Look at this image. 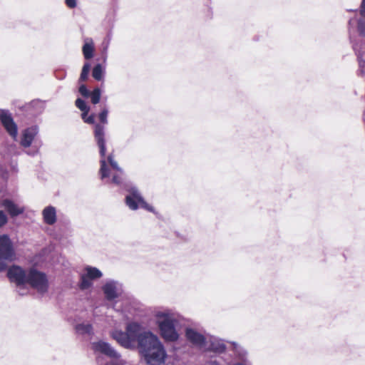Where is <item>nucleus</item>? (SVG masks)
I'll list each match as a JSON object with an SVG mask.
<instances>
[{
  "instance_id": "nucleus-1",
  "label": "nucleus",
  "mask_w": 365,
  "mask_h": 365,
  "mask_svg": "<svg viewBox=\"0 0 365 365\" xmlns=\"http://www.w3.org/2000/svg\"><path fill=\"white\" fill-rule=\"evenodd\" d=\"M135 343L140 355L148 365H160L165 362L167 353L164 346L156 335L145 330L140 324Z\"/></svg>"
},
{
  "instance_id": "nucleus-2",
  "label": "nucleus",
  "mask_w": 365,
  "mask_h": 365,
  "mask_svg": "<svg viewBox=\"0 0 365 365\" xmlns=\"http://www.w3.org/2000/svg\"><path fill=\"white\" fill-rule=\"evenodd\" d=\"M157 317L162 338L166 341H176L179 338V334L175 329L178 321L174 315L168 312H160L157 314Z\"/></svg>"
},
{
  "instance_id": "nucleus-3",
  "label": "nucleus",
  "mask_w": 365,
  "mask_h": 365,
  "mask_svg": "<svg viewBox=\"0 0 365 365\" xmlns=\"http://www.w3.org/2000/svg\"><path fill=\"white\" fill-rule=\"evenodd\" d=\"M139 324L132 322L127 324L125 331L115 330L112 331L111 336L122 346L132 349L135 344V338L138 334Z\"/></svg>"
},
{
  "instance_id": "nucleus-4",
  "label": "nucleus",
  "mask_w": 365,
  "mask_h": 365,
  "mask_svg": "<svg viewBox=\"0 0 365 365\" xmlns=\"http://www.w3.org/2000/svg\"><path fill=\"white\" fill-rule=\"evenodd\" d=\"M126 190L128 194L125 197L126 205L132 210H136L139 207L150 211L153 212V207L148 204L143 199L138 189L133 185H128Z\"/></svg>"
},
{
  "instance_id": "nucleus-5",
  "label": "nucleus",
  "mask_w": 365,
  "mask_h": 365,
  "mask_svg": "<svg viewBox=\"0 0 365 365\" xmlns=\"http://www.w3.org/2000/svg\"><path fill=\"white\" fill-rule=\"evenodd\" d=\"M26 284L36 289L40 294H44L48 289V280L46 274L35 268L28 270Z\"/></svg>"
},
{
  "instance_id": "nucleus-6",
  "label": "nucleus",
  "mask_w": 365,
  "mask_h": 365,
  "mask_svg": "<svg viewBox=\"0 0 365 365\" xmlns=\"http://www.w3.org/2000/svg\"><path fill=\"white\" fill-rule=\"evenodd\" d=\"M205 331L193 327H187L185 329L186 339L194 346L203 348L207 345V338L205 336Z\"/></svg>"
},
{
  "instance_id": "nucleus-7",
  "label": "nucleus",
  "mask_w": 365,
  "mask_h": 365,
  "mask_svg": "<svg viewBox=\"0 0 365 365\" xmlns=\"http://www.w3.org/2000/svg\"><path fill=\"white\" fill-rule=\"evenodd\" d=\"M28 271H25L19 266H12L7 272V277L12 282L17 286H22L26 284Z\"/></svg>"
},
{
  "instance_id": "nucleus-8",
  "label": "nucleus",
  "mask_w": 365,
  "mask_h": 365,
  "mask_svg": "<svg viewBox=\"0 0 365 365\" xmlns=\"http://www.w3.org/2000/svg\"><path fill=\"white\" fill-rule=\"evenodd\" d=\"M92 349L95 352L103 354L111 359H118L120 356L110 344L103 341L92 343Z\"/></svg>"
},
{
  "instance_id": "nucleus-9",
  "label": "nucleus",
  "mask_w": 365,
  "mask_h": 365,
  "mask_svg": "<svg viewBox=\"0 0 365 365\" xmlns=\"http://www.w3.org/2000/svg\"><path fill=\"white\" fill-rule=\"evenodd\" d=\"M0 119L7 132L15 139L17 136V126L11 115L7 111L2 110L0 113Z\"/></svg>"
},
{
  "instance_id": "nucleus-10",
  "label": "nucleus",
  "mask_w": 365,
  "mask_h": 365,
  "mask_svg": "<svg viewBox=\"0 0 365 365\" xmlns=\"http://www.w3.org/2000/svg\"><path fill=\"white\" fill-rule=\"evenodd\" d=\"M0 205L4 207L11 217H15L24 212V207L16 204L9 199L0 200Z\"/></svg>"
},
{
  "instance_id": "nucleus-11",
  "label": "nucleus",
  "mask_w": 365,
  "mask_h": 365,
  "mask_svg": "<svg viewBox=\"0 0 365 365\" xmlns=\"http://www.w3.org/2000/svg\"><path fill=\"white\" fill-rule=\"evenodd\" d=\"M38 130L36 126L26 128L22 131L20 144L24 148H29L31 145Z\"/></svg>"
},
{
  "instance_id": "nucleus-12",
  "label": "nucleus",
  "mask_w": 365,
  "mask_h": 365,
  "mask_svg": "<svg viewBox=\"0 0 365 365\" xmlns=\"http://www.w3.org/2000/svg\"><path fill=\"white\" fill-rule=\"evenodd\" d=\"M94 136L99 148L100 155L102 158H104L106 155V140H105V133H104V127L100 124H96L95 126L94 130Z\"/></svg>"
},
{
  "instance_id": "nucleus-13",
  "label": "nucleus",
  "mask_w": 365,
  "mask_h": 365,
  "mask_svg": "<svg viewBox=\"0 0 365 365\" xmlns=\"http://www.w3.org/2000/svg\"><path fill=\"white\" fill-rule=\"evenodd\" d=\"M117 284V282L110 281L106 283L102 287L105 297L108 301H113L118 297L119 294L118 293Z\"/></svg>"
},
{
  "instance_id": "nucleus-14",
  "label": "nucleus",
  "mask_w": 365,
  "mask_h": 365,
  "mask_svg": "<svg viewBox=\"0 0 365 365\" xmlns=\"http://www.w3.org/2000/svg\"><path fill=\"white\" fill-rule=\"evenodd\" d=\"M207 350L217 354H222L226 350L224 341L215 336H210L208 340Z\"/></svg>"
},
{
  "instance_id": "nucleus-15",
  "label": "nucleus",
  "mask_w": 365,
  "mask_h": 365,
  "mask_svg": "<svg viewBox=\"0 0 365 365\" xmlns=\"http://www.w3.org/2000/svg\"><path fill=\"white\" fill-rule=\"evenodd\" d=\"M43 220L45 224L53 225L56 222V210L53 206L46 207L42 211Z\"/></svg>"
},
{
  "instance_id": "nucleus-16",
  "label": "nucleus",
  "mask_w": 365,
  "mask_h": 365,
  "mask_svg": "<svg viewBox=\"0 0 365 365\" xmlns=\"http://www.w3.org/2000/svg\"><path fill=\"white\" fill-rule=\"evenodd\" d=\"M16 252H0V272L5 270L8 264L16 257Z\"/></svg>"
},
{
  "instance_id": "nucleus-17",
  "label": "nucleus",
  "mask_w": 365,
  "mask_h": 365,
  "mask_svg": "<svg viewBox=\"0 0 365 365\" xmlns=\"http://www.w3.org/2000/svg\"><path fill=\"white\" fill-rule=\"evenodd\" d=\"M233 349L235 354L237 356V358L242 361V362H249L247 360V351L239 344L235 342H232Z\"/></svg>"
},
{
  "instance_id": "nucleus-18",
  "label": "nucleus",
  "mask_w": 365,
  "mask_h": 365,
  "mask_svg": "<svg viewBox=\"0 0 365 365\" xmlns=\"http://www.w3.org/2000/svg\"><path fill=\"white\" fill-rule=\"evenodd\" d=\"M0 251H13L12 242L6 235H0Z\"/></svg>"
},
{
  "instance_id": "nucleus-19",
  "label": "nucleus",
  "mask_w": 365,
  "mask_h": 365,
  "mask_svg": "<svg viewBox=\"0 0 365 365\" xmlns=\"http://www.w3.org/2000/svg\"><path fill=\"white\" fill-rule=\"evenodd\" d=\"M93 45L91 39L86 41L83 46V53L86 59H91L93 56Z\"/></svg>"
},
{
  "instance_id": "nucleus-20",
  "label": "nucleus",
  "mask_w": 365,
  "mask_h": 365,
  "mask_svg": "<svg viewBox=\"0 0 365 365\" xmlns=\"http://www.w3.org/2000/svg\"><path fill=\"white\" fill-rule=\"evenodd\" d=\"M76 329L78 333L82 334H88L89 335H92L93 334V326L89 323L78 324L76 326Z\"/></svg>"
},
{
  "instance_id": "nucleus-21",
  "label": "nucleus",
  "mask_w": 365,
  "mask_h": 365,
  "mask_svg": "<svg viewBox=\"0 0 365 365\" xmlns=\"http://www.w3.org/2000/svg\"><path fill=\"white\" fill-rule=\"evenodd\" d=\"M86 274L91 279H98L102 277V272L96 267H87L86 268Z\"/></svg>"
},
{
  "instance_id": "nucleus-22",
  "label": "nucleus",
  "mask_w": 365,
  "mask_h": 365,
  "mask_svg": "<svg viewBox=\"0 0 365 365\" xmlns=\"http://www.w3.org/2000/svg\"><path fill=\"white\" fill-rule=\"evenodd\" d=\"M104 71L101 64H97L94 66L92 71L93 77L97 80L101 81L103 78Z\"/></svg>"
},
{
  "instance_id": "nucleus-23",
  "label": "nucleus",
  "mask_w": 365,
  "mask_h": 365,
  "mask_svg": "<svg viewBox=\"0 0 365 365\" xmlns=\"http://www.w3.org/2000/svg\"><path fill=\"white\" fill-rule=\"evenodd\" d=\"M92 284V280L86 274L81 275L79 284L81 289H87L91 287Z\"/></svg>"
},
{
  "instance_id": "nucleus-24",
  "label": "nucleus",
  "mask_w": 365,
  "mask_h": 365,
  "mask_svg": "<svg viewBox=\"0 0 365 365\" xmlns=\"http://www.w3.org/2000/svg\"><path fill=\"white\" fill-rule=\"evenodd\" d=\"M101 91L99 88H96L92 92H91L89 96L91 98L92 103H98L101 99Z\"/></svg>"
},
{
  "instance_id": "nucleus-25",
  "label": "nucleus",
  "mask_w": 365,
  "mask_h": 365,
  "mask_svg": "<svg viewBox=\"0 0 365 365\" xmlns=\"http://www.w3.org/2000/svg\"><path fill=\"white\" fill-rule=\"evenodd\" d=\"M91 65L89 63H86L82 68L79 80L81 81H86L88 78L90 71Z\"/></svg>"
},
{
  "instance_id": "nucleus-26",
  "label": "nucleus",
  "mask_w": 365,
  "mask_h": 365,
  "mask_svg": "<svg viewBox=\"0 0 365 365\" xmlns=\"http://www.w3.org/2000/svg\"><path fill=\"white\" fill-rule=\"evenodd\" d=\"M100 173L101 174V178H105L109 176L108 170L107 168L106 162L105 159L101 160V169Z\"/></svg>"
},
{
  "instance_id": "nucleus-27",
  "label": "nucleus",
  "mask_w": 365,
  "mask_h": 365,
  "mask_svg": "<svg viewBox=\"0 0 365 365\" xmlns=\"http://www.w3.org/2000/svg\"><path fill=\"white\" fill-rule=\"evenodd\" d=\"M108 160L110 165V166L114 169L116 171H118V173H120V174H123V170L118 166V163L113 159V157L112 155H110L108 157Z\"/></svg>"
},
{
  "instance_id": "nucleus-28",
  "label": "nucleus",
  "mask_w": 365,
  "mask_h": 365,
  "mask_svg": "<svg viewBox=\"0 0 365 365\" xmlns=\"http://www.w3.org/2000/svg\"><path fill=\"white\" fill-rule=\"evenodd\" d=\"M76 106L82 110H90V108L87 106L86 102L81 98H77L76 101Z\"/></svg>"
},
{
  "instance_id": "nucleus-29",
  "label": "nucleus",
  "mask_w": 365,
  "mask_h": 365,
  "mask_svg": "<svg viewBox=\"0 0 365 365\" xmlns=\"http://www.w3.org/2000/svg\"><path fill=\"white\" fill-rule=\"evenodd\" d=\"M359 60V74L361 76L365 75V61L362 59L361 56H358Z\"/></svg>"
},
{
  "instance_id": "nucleus-30",
  "label": "nucleus",
  "mask_w": 365,
  "mask_h": 365,
  "mask_svg": "<svg viewBox=\"0 0 365 365\" xmlns=\"http://www.w3.org/2000/svg\"><path fill=\"white\" fill-rule=\"evenodd\" d=\"M108 113V110L107 108H103L102 110V111L99 113V115H98L99 120L103 124H106L108 123V121H107Z\"/></svg>"
},
{
  "instance_id": "nucleus-31",
  "label": "nucleus",
  "mask_w": 365,
  "mask_h": 365,
  "mask_svg": "<svg viewBox=\"0 0 365 365\" xmlns=\"http://www.w3.org/2000/svg\"><path fill=\"white\" fill-rule=\"evenodd\" d=\"M79 93L86 98L89 97L90 96V91L87 89L86 86L85 85H81L79 87Z\"/></svg>"
},
{
  "instance_id": "nucleus-32",
  "label": "nucleus",
  "mask_w": 365,
  "mask_h": 365,
  "mask_svg": "<svg viewBox=\"0 0 365 365\" xmlns=\"http://www.w3.org/2000/svg\"><path fill=\"white\" fill-rule=\"evenodd\" d=\"M8 222L7 216L5 215V213L0 210V227L4 226L5 224H6Z\"/></svg>"
},
{
  "instance_id": "nucleus-33",
  "label": "nucleus",
  "mask_w": 365,
  "mask_h": 365,
  "mask_svg": "<svg viewBox=\"0 0 365 365\" xmlns=\"http://www.w3.org/2000/svg\"><path fill=\"white\" fill-rule=\"evenodd\" d=\"M122 175L123 174H120V173H119V175L118 174L113 175V178H112V182L116 185H120L122 182V178H121Z\"/></svg>"
},
{
  "instance_id": "nucleus-34",
  "label": "nucleus",
  "mask_w": 365,
  "mask_h": 365,
  "mask_svg": "<svg viewBox=\"0 0 365 365\" xmlns=\"http://www.w3.org/2000/svg\"><path fill=\"white\" fill-rule=\"evenodd\" d=\"M66 4L68 7L73 9L76 6V0H66Z\"/></svg>"
},
{
  "instance_id": "nucleus-35",
  "label": "nucleus",
  "mask_w": 365,
  "mask_h": 365,
  "mask_svg": "<svg viewBox=\"0 0 365 365\" xmlns=\"http://www.w3.org/2000/svg\"><path fill=\"white\" fill-rule=\"evenodd\" d=\"M83 121L88 124L94 123V115H91L88 116Z\"/></svg>"
},
{
  "instance_id": "nucleus-36",
  "label": "nucleus",
  "mask_w": 365,
  "mask_h": 365,
  "mask_svg": "<svg viewBox=\"0 0 365 365\" xmlns=\"http://www.w3.org/2000/svg\"><path fill=\"white\" fill-rule=\"evenodd\" d=\"M109 43H110V38H108V39L107 40V41H106H106H104V42L103 43V52L104 53H106L107 50H108V46H109Z\"/></svg>"
},
{
  "instance_id": "nucleus-37",
  "label": "nucleus",
  "mask_w": 365,
  "mask_h": 365,
  "mask_svg": "<svg viewBox=\"0 0 365 365\" xmlns=\"http://www.w3.org/2000/svg\"><path fill=\"white\" fill-rule=\"evenodd\" d=\"M361 14L363 16H365V0H362L361 3Z\"/></svg>"
},
{
  "instance_id": "nucleus-38",
  "label": "nucleus",
  "mask_w": 365,
  "mask_h": 365,
  "mask_svg": "<svg viewBox=\"0 0 365 365\" xmlns=\"http://www.w3.org/2000/svg\"><path fill=\"white\" fill-rule=\"evenodd\" d=\"M207 365H220L216 360H210L207 363Z\"/></svg>"
},
{
  "instance_id": "nucleus-39",
  "label": "nucleus",
  "mask_w": 365,
  "mask_h": 365,
  "mask_svg": "<svg viewBox=\"0 0 365 365\" xmlns=\"http://www.w3.org/2000/svg\"><path fill=\"white\" fill-rule=\"evenodd\" d=\"M82 112L83 113H82L81 116H82L83 120H84L87 118V115H88L89 110H82Z\"/></svg>"
},
{
  "instance_id": "nucleus-40",
  "label": "nucleus",
  "mask_w": 365,
  "mask_h": 365,
  "mask_svg": "<svg viewBox=\"0 0 365 365\" xmlns=\"http://www.w3.org/2000/svg\"><path fill=\"white\" fill-rule=\"evenodd\" d=\"M234 365H251L250 362H238Z\"/></svg>"
},
{
  "instance_id": "nucleus-41",
  "label": "nucleus",
  "mask_w": 365,
  "mask_h": 365,
  "mask_svg": "<svg viewBox=\"0 0 365 365\" xmlns=\"http://www.w3.org/2000/svg\"><path fill=\"white\" fill-rule=\"evenodd\" d=\"M4 192V187H1V189H0V196L1 195V194Z\"/></svg>"
},
{
  "instance_id": "nucleus-42",
  "label": "nucleus",
  "mask_w": 365,
  "mask_h": 365,
  "mask_svg": "<svg viewBox=\"0 0 365 365\" xmlns=\"http://www.w3.org/2000/svg\"><path fill=\"white\" fill-rule=\"evenodd\" d=\"M364 120L365 121V110H364Z\"/></svg>"
}]
</instances>
